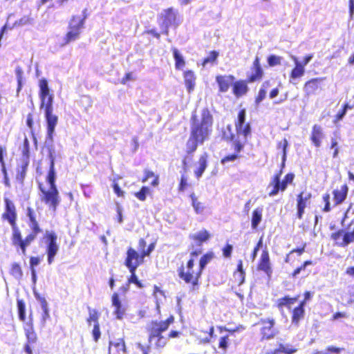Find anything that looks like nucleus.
<instances>
[{
	"instance_id": "obj_12",
	"label": "nucleus",
	"mask_w": 354,
	"mask_h": 354,
	"mask_svg": "<svg viewBox=\"0 0 354 354\" xmlns=\"http://www.w3.org/2000/svg\"><path fill=\"white\" fill-rule=\"evenodd\" d=\"M145 255L142 252H138L132 247L127 250L124 264L128 269H137L145 261Z\"/></svg>"
},
{
	"instance_id": "obj_15",
	"label": "nucleus",
	"mask_w": 354,
	"mask_h": 354,
	"mask_svg": "<svg viewBox=\"0 0 354 354\" xmlns=\"http://www.w3.org/2000/svg\"><path fill=\"white\" fill-rule=\"evenodd\" d=\"M257 270L263 272L268 278H270L272 274L269 252L267 249L263 250L261 252L257 264Z\"/></svg>"
},
{
	"instance_id": "obj_20",
	"label": "nucleus",
	"mask_w": 354,
	"mask_h": 354,
	"mask_svg": "<svg viewBox=\"0 0 354 354\" xmlns=\"http://www.w3.org/2000/svg\"><path fill=\"white\" fill-rule=\"evenodd\" d=\"M348 192V187L346 184L342 185L339 188L333 191V206L342 204L346 198Z\"/></svg>"
},
{
	"instance_id": "obj_37",
	"label": "nucleus",
	"mask_w": 354,
	"mask_h": 354,
	"mask_svg": "<svg viewBox=\"0 0 354 354\" xmlns=\"http://www.w3.org/2000/svg\"><path fill=\"white\" fill-rule=\"evenodd\" d=\"M199 332L203 333V335H199L201 339V342L203 343H208L213 337L214 328L213 326H210L206 329L200 330Z\"/></svg>"
},
{
	"instance_id": "obj_29",
	"label": "nucleus",
	"mask_w": 354,
	"mask_h": 354,
	"mask_svg": "<svg viewBox=\"0 0 354 354\" xmlns=\"http://www.w3.org/2000/svg\"><path fill=\"white\" fill-rule=\"evenodd\" d=\"M190 239L194 241L197 245H201L210 238V234L206 230H203L196 234L190 235Z\"/></svg>"
},
{
	"instance_id": "obj_26",
	"label": "nucleus",
	"mask_w": 354,
	"mask_h": 354,
	"mask_svg": "<svg viewBox=\"0 0 354 354\" xmlns=\"http://www.w3.org/2000/svg\"><path fill=\"white\" fill-rule=\"evenodd\" d=\"M183 77L187 91L192 92L194 90L196 80L194 73L191 70L185 71L183 73Z\"/></svg>"
},
{
	"instance_id": "obj_46",
	"label": "nucleus",
	"mask_w": 354,
	"mask_h": 354,
	"mask_svg": "<svg viewBox=\"0 0 354 354\" xmlns=\"http://www.w3.org/2000/svg\"><path fill=\"white\" fill-rule=\"evenodd\" d=\"M15 74L17 76V93H19L20 91L22 88L23 86V75L24 71L21 66H18L15 68Z\"/></svg>"
},
{
	"instance_id": "obj_39",
	"label": "nucleus",
	"mask_w": 354,
	"mask_h": 354,
	"mask_svg": "<svg viewBox=\"0 0 354 354\" xmlns=\"http://www.w3.org/2000/svg\"><path fill=\"white\" fill-rule=\"evenodd\" d=\"M189 197L192 200V205L194 207L195 212L196 214H201L205 209V205L203 203L198 200V198L194 193L191 194Z\"/></svg>"
},
{
	"instance_id": "obj_44",
	"label": "nucleus",
	"mask_w": 354,
	"mask_h": 354,
	"mask_svg": "<svg viewBox=\"0 0 354 354\" xmlns=\"http://www.w3.org/2000/svg\"><path fill=\"white\" fill-rule=\"evenodd\" d=\"M120 178L121 177L118 176L117 177H115L112 180V187L114 193L116 194L118 197L124 198L125 196V192L120 188L118 183V180H120Z\"/></svg>"
},
{
	"instance_id": "obj_3",
	"label": "nucleus",
	"mask_w": 354,
	"mask_h": 354,
	"mask_svg": "<svg viewBox=\"0 0 354 354\" xmlns=\"http://www.w3.org/2000/svg\"><path fill=\"white\" fill-rule=\"evenodd\" d=\"M174 322V315H169L165 320H153L147 328L149 344L144 346L140 343L135 344V354H149L151 349L160 352L167 344L168 339L178 337L180 332L171 330L167 337L162 335L169 326Z\"/></svg>"
},
{
	"instance_id": "obj_1",
	"label": "nucleus",
	"mask_w": 354,
	"mask_h": 354,
	"mask_svg": "<svg viewBox=\"0 0 354 354\" xmlns=\"http://www.w3.org/2000/svg\"><path fill=\"white\" fill-rule=\"evenodd\" d=\"M4 207L1 214V220L7 222L12 228L11 241L12 245L19 249L23 254H26L27 248L34 242L44 230L39 222L36 211L31 207H27L26 215L30 232L23 239L21 232L17 226L18 214L14 202L8 198H3Z\"/></svg>"
},
{
	"instance_id": "obj_28",
	"label": "nucleus",
	"mask_w": 354,
	"mask_h": 354,
	"mask_svg": "<svg viewBox=\"0 0 354 354\" xmlns=\"http://www.w3.org/2000/svg\"><path fill=\"white\" fill-rule=\"evenodd\" d=\"M295 62V67L290 72V80H296L301 77L305 73V68L299 64L296 57L293 58Z\"/></svg>"
},
{
	"instance_id": "obj_64",
	"label": "nucleus",
	"mask_w": 354,
	"mask_h": 354,
	"mask_svg": "<svg viewBox=\"0 0 354 354\" xmlns=\"http://www.w3.org/2000/svg\"><path fill=\"white\" fill-rule=\"evenodd\" d=\"M346 111L345 109H344L342 107V109L338 111V113L335 115V122H337L342 120L344 116L346 115Z\"/></svg>"
},
{
	"instance_id": "obj_11",
	"label": "nucleus",
	"mask_w": 354,
	"mask_h": 354,
	"mask_svg": "<svg viewBox=\"0 0 354 354\" xmlns=\"http://www.w3.org/2000/svg\"><path fill=\"white\" fill-rule=\"evenodd\" d=\"M257 324L261 326L260 335L261 341L273 339L278 333V330L274 328L275 320L273 318L261 319Z\"/></svg>"
},
{
	"instance_id": "obj_4",
	"label": "nucleus",
	"mask_w": 354,
	"mask_h": 354,
	"mask_svg": "<svg viewBox=\"0 0 354 354\" xmlns=\"http://www.w3.org/2000/svg\"><path fill=\"white\" fill-rule=\"evenodd\" d=\"M48 157L50 159L49 169L45 177V182L37 181L39 191L40 201L45 204L50 210L56 212L61 198L56 185V171L55 168V156L52 149H49Z\"/></svg>"
},
{
	"instance_id": "obj_49",
	"label": "nucleus",
	"mask_w": 354,
	"mask_h": 354,
	"mask_svg": "<svg viewBox=\"0 0 354 354\" xmlns=\"http://www.w3.org/2000/svg\"><path fill=\"white\" fill-rule=\"evenodd\" d=\"M189 186L190 184L188 183L187 176L185 174H182L178 186V192H183Z\"/></svg>"
},
{
	"instance_id": "obj_21",
	"label": "nucleus",
	"mask_w": 354,
	"mask_h": 354,
	"mask_svg": "<svg viewBox=\"0 0 354 354\" xmlns=\"http://www.w3.org/2000/svg\"><path fill=\"white\" fill-rule=\"evenodd\" d=\"M325 77H314L305 82L304 90L307 95L315 94L320 87L321 82Z\"/></svg>"
},
{
	"instance_id": "obj_30",
	"label": "nucleus",
	"mask_w": 354,
	"mask_h": 354,
	"mask_svg": "<svg viewBox=\"0 0 354 354\" xmlns=\"http://www.w3.org/2000/svg\"><path fill=\"white\" fill-rule=\"evenodd\" d=\"M171 51L175 60V68L181 70L185 66V60L176 48H171Z\"/></svg>"
},
{
	"instance_id": "obj_10",
	"label": "nucleus",
	"mask_w": 354,
	"mask_h": 354,
	"mask_svg": "<svg viewBox=\"0 0 354 354\" xmlns=\"http://www.w3.org/2000/svg\"><path fill=\"white\" fill-rule=\"evenodd\" d=\"M234 126L236 134L242 136L245 140L251 135L252 127L250 122H246V110L241 109L237 114V117L234 120Z\"/></svg>"
},
{
	"instance_id": "obj_48",
	"label": "nucleus",
	"mask_w": 354,
	"mask_h": 354,
	"mask_svg": "<svg viewBox=\"0 0 354 354\" xmlns=\"http://www.w3.org/2000/svg\"><path fill=\"white\" fill-rule=\"evenodd\" d=\"M313 262L311 260H306L304 261L299 266L297 267L291 273L292 277H296L302 271H305L307 266L313 265Z\"/></svg>"
},
{
	"instance_id": "obj_45",
	"label": "nucleus",
	"mask_w": 354,
	"mask_h": 354,
	"mask_svg": "<svg viewBox=\"0 0 354 354\" xmlns=\"http://www.w3.org/2000/svg\"><path fill=\"white\" fill-rule=\"evenodd\" d=\"M151 194L150 188L147 186H142L138 192L134 193V196L140 201H145L147 196Z\"/></svg>"
},
{
	"instance_id": "obj_34",
	"label": "nucleus",
	"mask_w": 354,
	"mask_h": 354,
	"mask_svg": "<svg viewBox=\"0 0 354 354\" xmlns=\"http://www.w3.org/2000/svg\"><path fill=\"white\" fill-rule=\"evenodd\" d=\"M149 178H153V180L151 183V185L153 187H156L159 185V176L157 174H155L153 171L148 169H145L144 171V176L142 177L141 182L145 183Z\"/></svg>"
},
{
	"instance_id": "obj_47",
	"label": "nucleus",
	"mask_w": 354,
	"mask_h": 354,
	"mask_svg": "<svg viewBox=\"0 0 354 354\" xmlns=\"http://www.w3.org/2000/svg\"><path fill=\"white\" fill-rule=\"evenodd\" d=\"M137 269H129V271L131 273L130 277L128 278L127 282L128 283H133L135 284L138 288H142L144 287V285L142 283L138 280L136 274V271Z\"/></svg>"
},
{
	"instance_id": "obj_17",
	"label": "nucleus",
	"mask_w": 354,
	"mask_h": 354,
	"mask_svg": "<svg viewBox=\"0 0 354 354\" xmlns=\"http://www.w3.org/2000/svg\"><path fill=\"white\" fill-rule=\"evenodd\" d=\"M306 243H304L301 247L291 250L285 257V262L294 266L300 261V257L305 252Z\"/></svg>"
},
{
	"instance_id": "obj_33",
	"label": "nucleus",
	"mask_w": 354,
	"mask_h": 354,
	"mask_svg": "<svg viewBox=\"0 0 354 354\" xmlns=\"http://www.w3.org/2000/svg\"><path fill=\"white\" fill-rule=\"evenodd\" d=\"M176 20V15L173 8H169L164 10V22L165 24L171 25L176 24V26H178Z\"/></svg>"
},
{
	"instance_id": "obj_43",
	"label": "nucleus",
	"mask_w": 354,
	"mask_h": 354,
	"mask_svg": "<svg viewBox=\"0 0 354 354\" xmlns=\"http://www.w3.org/2000/svg\"><path fill=\"white\" fill-rule=\"evenodd\" d=\"M10 274L16 279H20L22 278L23 272L19 263H13L11 264Z\"/></svg>"
},
{
	"instance_id": "obj_5",
	"label": "nucleus",
	"mask_w": 354,
	"mask_h": 354,
	"mask_svg": "<svg viewBox=\"0 0 354 354\" xmlns=\"http://www.w3.org/2000/svg\"><path fill=\"white\" fill-rule=\"evenodd\" d=\"M39 97L40 99L39 109L44 110L46 122V138L52 142L55 127L58 122V117L53 113V94L50 93L48 82L42 78L39 81Z\"/></svg>"
},
{
	"instance_id": "obj_31",
	"label": "nucleus",
	"mask_w": 354,
	"mask_h": 354,
	"mask_svg": "<svg viewBox=\"0 0 354 354\" xmlns=\"http://www.w3.org/2000/svg\"><path fill=\"white\" fill-rule=\"evenodd\" d=\"M28 165H29V160H24L20 167L17 169V174H16V179L21 184L24 183V180L26 176V172H27Z\"/></svg>"
},
{
	"instance_id": "obj_51",
	"label": "nucleus",
	"mask_w": 354,
	"mask_h": 354,
	"mask_svg": "<svg viewBox=\"0 0 354 354\" xmlns=\"http://www.w3.org/2000/svg\"><path fill=\"white\" fill-rule=\"evenodd\" d=\"M281 59L282 58L279 56L271 55L268 57V64L271 67L280 65L281 63Z\"/></svg>"
},
{
	"instance_id": "obj_14",
	"label": "nucleus",
	"mask_w": 354,
	"mask_h": 354,
	"mask_svg": "<svg viewBox=\"0 0 354 354\" xmlns=\"http://www.w3.org/2000/svg\"><path fill=\"white\" fill-rule=\"evenodd\" d=\"M250 70L252 73L246 78L249 83L260 82L263 79L264 71L261 65L260 58L258 56L254 57Z\"/></svg>"
},
{
	"instance_id": "obj_9",
	"label": "nucleus",
	"mask_w": 354,
	"mask_h": 354,
	"mask_svg": "<svg viewBox=\"0 0 354 354\" xmlns=\"http://www.w3.org/2000/svg\"><path fill=\"white\" fill-rule=\"evenodd\" d=\"M43 239L46 243V252L47 254L48 263L50 265L55 259L59 246L57 244V236L54 231L46 230L44 234Z\"/></svg>"
},
{
	"instance_id": "obj_54",
	"label": "nucleus",
	"mask_w": 354,
	"mask_h": 354,
	"mask_svg": "<svg viewBox=\"0 0 354 354\" xmlns=\"http://www.w3.org/2000/svg\"><path fill=\"white\" fill-rule=\"evenodd\" d=\"M37 299L41 303V306L43 310V317L44 319L49 317V312L48 309V303L44 297H38Z\"/></svg>"
},
{
	"instance_id": "obj_50",
	"label": "nucleus",
	"mask_w": 354,
	"mask_h": 354,
	"mask_svg": "<svg viewBox=\"0 0 354 354\" xmlns=\"http://www.w3.org/2000/svg\"><path fill=\"white\" fill-rule=\"evenodd\" d=\"M7 154V149L5 146L0 145V165L1 167V171L3 173H6V163L4 157Z\"/></svg>"
},
{
	"instance_id": "obj_19",
	"label": "nucleus",
	"mask_w": 354,
	"mask_h": 354,
	"mask_svg": "<svg viewBox=\"0 0 354 354\" xmlns=\"http://www.w3.org/2000/svg\"><path fill=\"white\" fill-rule=\"evenodd\" d=\"M249 82L247 79L234 81L232 84V93L236 98L245 95L249 91Z\"/></svg>"
},
{
	"instance_id": "obj_22",
	"label": "nucleus",
	"mask_w": 354,
	"mask_h": 354,
	"mask_svg": "<svg viewBox=\"0 0 354 354\" xmlns=\"http://www.w3.org/2000/svg\"><path fill=\"white\" fill-rule=\"evenodd\" d=\"M324 137L322 127L319 124H314L312 127V131L310 140L315 147H319Z\"/></svg>"
},
{
	"instance_id": "obj_40",
	"label": "nucleus",
	"mask_w": 354,
	"mask_h": 354,
	"mask_svg": "<svg viewBox=\"0 0 354 354\" xmlns=\"http://www.w3.org/2000/svg\"><path fill=\"white\" fill-rule=\"evenodd\" d=\"M214 258V253L212 252H208L201 257L199 259V265L198 266L200 269L203 272L206 266L212 261Z\"/></svg>"
},
{
	"instance_id": "obj_53",
	"label": "nucleus",
	"mask_w": 354,
	"mask_h": 354,
	"mask_svg": "<svg viewBox=\"0 0 354 354\" xmlns=\"http://www.w3.org/2000/svg\"><path fill=\"white\" fill-rule=\"evenodd\" d=\"M22 154L24 156V160H29V158H30L29 141L26 137L24 140Z\"/></svg>"
},
{
	"instance_id": "obj_27",
	"label": "nucleus",
	"mask_w": 354,
	"mask_h": 354,
	"mask_svg": "<svg viewBox=\"0 0 354 354\" xmlns=\"http://www.w3.org/2000/svg\"><path fill=\"white\" fill-rule=\"evenodd\" d=\"M207 159L208 154L207 153H204L200 156L198 161V167L194 170V174L197 178H201L206 169L207 167Z\"/></svg>"
},
{
	"instance_id": "obj_55",
	"label": "nucleus",
	"mask_w": 354,
	"mask_h": 354,
	"mask_svg": "<svg viewBox=\"0 0 354 354\" xmlns=\"http://www.w3.org/2000/svg\"><path fill=\"white\" fill-rule=\"evenodd\" d=\"M92 336L95 342H97L101 336L100 323L93 325Z\"/></svg>"
},
{
	"instance_id": "obj_63",
	"label": "nucleus",
	"mask_w": 354,
	"mask_h": 354,
	"mask_svg": "<svg viewBox=\"0 0 354 354\" xmlns=\"http://www.w3.org/2000/svg\"><path fill=\"white\" fill-rule=\"evenodd\" d=\"M153 295L156 298H158L160 297H165L164 291L156 285L153 286Z\"/></svg>"
},
{
	"instance_id": "obj_24",
	"label": "nucleus",
	"mask_w": 354,
	"mask_h": 354,
	"mask_svg": "<svg viewBox=\"0 0 354 354\" xmlns=\"http://www.w3.org/2000/svg\"><path fill=\"white\" fill-rule=\"evenodd\" d=\"M112 306L114 307V315L118 319H122L125 314V308L122 304L118 293L114 292L111 296Z\"/></svg>"
},
{
	"instance_id": "obj_61",
	"label": "nucleus",
	"mask_w": 354,
	"mask_h": 354,
	"mask_svg": "<svg viewBox=\"0 0 354 354\" xmlns=\"http://www.w3.org/2000/svg\"><path fill=\"white\" fill-rule=\"evenodd\" d=\"M40 263V259L38 257H30V270H36L35 266Z\"/></svg>"
},
{
	"instance_id": "obj_2",
	"label": "nucleus",
	"mask_w": 354,
	"mask_h": 354,
	"mask_svg": "<svg viewBox=\"0 0 354 354\" xmlns=\"http://www.w3.org/2000/svg\"><path fill=\"white\" fill-rule=\"evenodd\" d=\"M189 136L185 142L186 157L192 158L199 145L208 140L212 131L214 116L207 107L201 111V118L196 112L190 117Z\"/></svg>"
},
{
	"instance_id": "obj_13",
	"label": "nucleus",
	"mask_w": 354,
	"mask_h": 354,
	"mask_svg": "<svg viewBox=\"0 0 354 354\" xmlns=\"http://www.w3.org/2000/svg\"><path fill=\"white\" fill-rule=\"evenodd\" d=\"M312 198V194L310 192L306 191L300 192L296 198V207H297V213L296 218L299 220H301L303 218V215L304 214L305 208L310 203V201Z\"/></svg>"
},
{
	"instance_id": "obj_38",
	"label": "nucleus",
	"mask_w": 354,
	"mask_h": 354,
	"mask_svg": "<svg viewBox=\"0 0 354 354\" xmlns=\"http://www.w3.org/2000/svg\"><path fill=\"white\" fill-rule=\"evenodd\" d=\"M262 219V208H256L252 214L251 225L256 229Z\"/></svg>"
},
{
	"instance_id": "obj_59",
	"label": "nucleus",
	"mask_w": 354,
	"mask_h": 354,
	"mask_svg": "<svg viewBox=\"0 0 354 354\" xmlns=\"http://www.w3.org/2000/svg\"><path fill=\"white\" fill-rule=\"evenodd\" d=\"M232 245L227 243L222 249L223 255L225 258H230L232 252Z\"/></svg>"
},
{
	"instance_id": "obj_32",
	"label": "nucleus",
	"mask_w": 354,
	"mask_h": 354,
	"mask_svg": "<svg viewBox=\"0 0 354 354\" xmlns=\"http://www.w3.org/2000/svg\"><path fill=\"white\" fill-rule=\"evenodd\" d=\"M297 352V348L293 346H286L279 344L278 348H275L270 354H294Z\"/></svg>"
},
{
	"instance_id": "obj_18",
	"label": "nucleus",
	"mask_w": 354,
	"mask_h": 354,
	"mask_svg": "<svg viewBox=\"0 0 354 354\" xmlns=\"http://www.w3.org/2000/svg\"><path fill=\"white\" fill-rule=\"evenodd\" d=\"M235 80L233 75H218L216 76V82L220 93H226Z\"/></svg>"
},
{
	"instance_id": "obj_23",
	"label": "nucleus",
	"mask_w": 354,
	"mask_h": 354,
	"mask_svg": "<svg viewBox=\"0 0 354 354\" xmlns=\"http://www.w3.org/2000/svg\"><path fill=\"white\" fill-rule=\"evenodd\" d=\"M305 316V306L304 303L299 304L291 310V322L293 325L298 326L300 322Z\"/></svg>"
},
{
	"instance_id": "obj_62",
	"label": "nucleus",
	"mask_w": 354,
	"mask_h": 354,
	"mask_svg": "<svg viewBox=\"0 0 354 354\" xmlns=\"http://www.w3.org/2000/svg\"><path fill=\"white\" fill-rule=\"evenodd\" d=\"M26 125L31 130L32 133H33L34 120H33V114L31 113H29L27 115Z\"/></svg>"
},
{
	"instance_id": "obj_52",
	"label": "nucleus",
	"mask_w": 354,
	"mask_h": 354,
	"mask_svg": "<svg viewBox=\"0 0 354 354\" xmlns=\"http://www.w3.org/2000/svg\"><path fill=\"white\" fill-rule=\"evenodd\" d=\"M233 277L234 279V282L238 286H241L245 282V272H234Z\"/></svg>"
},
{
	"instance_id": "obj_60",
	"label": "nucleus",
	"mask_w": 354,
	"mask_h": 354,
	"mask_svg": "<svg viewBox=\"0 0 354 354\" xmlns=\"http://www.w3.org/2000/svg\"><path fill=\"white\" fill-rule=\"evenodd\" d=\"M228 335L221 337L219 340L218 347L223 350H226L228 345Z\"/></svg>"
},
{
	"instance_id": "obj_57",
	"label": "nucleus",
	"mask_w": 354,
	"mask_h": 354,
	"mask_svg": "<svg viewBox=\"0 0 354 354\" xmlns=\"http://www.w3.org/2000/svg\"><path fill=\"white\" fill-rule=\"evenodd\" d=\"M267 91H265L264 88H259L257 95L255 97V104H259L261 102H262L266 96Z\"/></svg>"
},
{
	"instance_id": "obj_56",
	"label": "nucleus",
	"mask_w": 354,
	"mask_h": 354,
	"mask_svg": "<svg viewBox=\"0 0 354 354\" xmlns=\"http://www.w3.org/2000/svg\"><path fill=\"white\" fill-rule=\"evenodd\" d=\"M295 178V174L293 173H288L285 175L283 177L282 181V185L285 187L286 189L288 185H290L292 183Z\"/></svg>"
},
{
	"instance_id": "obj_58",
	"label": "nucleus",
	"mask_w": 354,
	"mask_h": 354,
	"mask_svg": "<svg viewBox=\"0 0 354 354\" xmlns=\"http://www.w3.org/2000/svg\"><path fill=\"white\" fill-rule=\"evenodd\" d=\"M323 201L325 203L324 207L322 209V211L324 212H328L330 211V194L326 193L323 195Z\"/></svg>"
},
{
	"instance_id": "obj_35",
	"label": "nucleus",
	"mask_w": 354,
	"mask_h": 354,
	"mask_svg": "<svg viewBox=\"0 0 354 354\" xmlns=\"http://www.w3.org/2000/svg\"><path fill=\"white\" fill-rule=\"evenodd\" d=\"M88 317L86 318V323L88 326H91L92 323L96 324V323H99V318L100 316V313L96 309L91 308V307H88Z\"/></svg>"
},
{
	"instance_id": "obj_42",
	"label": "nucleus",
	"mask_w": 354,
	"mask_h": 354,
	"mask_svg": "<svg viewBox=\"0 0 354 354\" xmlns=\"http://www.w3.org/2000/svg\"><path fill=\"white\" fill-rule=\"evenodd\" d=\"M26 336L27 338V343L35 344L37 341V335L33 329L32 324H28L27 328H26Z\"/></svg>"
},
{
	"instance_id": "obj_36",
	"label": "nucleus",
	"mask_w": 354,
	"mask_h": 354,
	"mask_svg": "<svg viewBox=\"0 0 354 354\" xmlns=\"http://www.w3.org/2000/svg\"><path fill=\"white\" fill-rule=\"evenodd\" d=\"M218 56H219V53L218 51L211 50L209 53L208 56L205 57L204 59H203L201 65L203 67H205L209 64H212V65L216 64L217 59H218Z\"/></svg>"
},
{
	"instance_id": "obj_8",
	"label": "nucleus",
	"mask_w": 354,
	"mask_h": 354,
	"mask_svg": "<svg viewBox=\"0 0 354 354\" xmlns=\"http://www.w3.org/2000/svg\"><path fill=\"white\" fill-rule=\"evenodd\" d=\"M224 138L226 141L232 142L231 146L234 149V152L226 154L221 159L222 165L239 160L242 157L241 153L244 149V143H242L239 140H235V135L234 133H230L229 136H224Z\"/></svg>"
},
{
	"instance_id": "obj_41",
	"label": "nucleus",
	"mask_w": 354,
	"mask_h": 354,
	"mask_svg": "<svg viewBox=\"0 0 354 354\" xmlns=\"http://www.w3.org/2000/svg\"><path fill=\"white\" fill-rule=\"evenodd\" d=\"M18 317L20 321L25 322L26 317V303L23 299H18L17 301Z\"/></svg>"
},
{
	"instance_id": "obj_6",
	"label": "nucleus",
	"mask_w": 354,
	"mask_h": 354,
	"mask_svg": "<svg viewBox=\"0 0 354 354\" xmlns=\"http://www.w3.org/2000/svg\"><path fill=\"white\" fill-rule=\"evenodd\" d=\"M201 253V250L192 251L186 263H182L177 270L178 277L185 284L189 286L192 291L198 290L201 285V279L203 272L198 266H196V260Z\"/></svg>"
},
{
	"instance_id": "obj_16",
	"label": "nucleus",
	"mask_w": 354,
	"mask_h": 354,
	"mask_svg": "<svg viewBox=\"0 0 354 354\" xmlns=\"http://www.w3.org/2000/svg\"><path fill=\"white\" fill-rule=\"evenodd\" d=\"M284 164L282 163L281 168L272 176L269 186L272 187L271 191L268 193L270 196H274L278 194L279 192H284L285 187L282 185V181L281 180V176L283 173V168Z\"/></svg>"
},
{
	"instance_id": "obj_7",
	"label": "nucleus",
	"mask_w": 354,
	"mask_h": 354,
	"mask_svg": "<svg viewBox=\"0 0 354 354\" xmlns=\"http://www.w3.org/2000/svg\"><path fill=\"white\" fill-rule=\"evenodd\" d=\"M84 22L85 17L75 15L71 18L68 27V30L64 37L63 46L67 45L80 38Z\"/></svg>"
},
{
	"instance_id": "obj_25",
	"label": "nucleus",
	"mask_w": 354,
	"mask_h": 354,
	"mask_svg": "<svg viewBox=\"0 0 354 354\" xmlns=\"http://www.w3.org/2000/svg\"><path fill=\"white\" fill-rule=\"evenodd\" d=\"M299 297V295H296L292 297L289 295H285L284 297L277 299L276 306L279 309H282L283 308L290 309L291 306L297 301Z\"/></svg>"
}]
</instances>
